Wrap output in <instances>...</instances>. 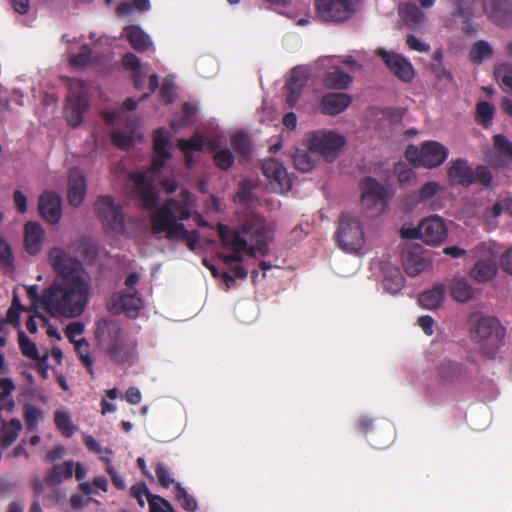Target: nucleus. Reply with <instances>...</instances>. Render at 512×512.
<instances>
[{"label":"nucleus","instance_id":"f257e3e1","mask_svg":"<svg viewBox=\"0 0 512 512\" xmlns=\"http://www.w3.org/2000/svg\"><path fill=\"white\" fill-rule=\"evenodd\" d=\"M50 264L56 274L43 291L44 310L52 316L76 318L83 314L91 290L90 278L82 263L61 248H52Z\"/></svg>","mask_w":512,"mask_h":512},{"label":"nucleus","instance_id":"f03ea898","mask_svg":"<svg viewBox=\"0 0 512 512\" xmlns=\"http://www.w3.org/2000/svg\"><path fill=\"white\" fill-rule=\"evenodd\" d=\"M194 202V195L187 189L181 190L178 198L167 199L151 216L153 233H165L169 241L182 239L194 251L200 235L197 230L188 231L181 222L191 217Z\"/></svg>","mask_w":512,"mask_h":512},{"label":"nucleus","instance_id":"7ed1b4c3","mask_svg":"<svg viewBox=\"0 0 512 512\" xmlns=\"http://www.w3.org/2000/svg\"><path fill=\"white\" fill-rule=\"evenodd\" d=\"M97 338L110 360L116 364H132L137 355V341L124 334L117 323L104 320L98 324Z\"/></svg>","mask_w":512,"mask_h":512},{"label":"nucleus","instance_id":"20e7f679","mask_svg":"<svg viewBox=\"0 0 512 512\" xmlns=\"http://www.w3.org/2000/svg\"><path fill=\"white\" fill-rule=\"evenodd\" d=\"M470 334L479 345L483 355L494 357L503 345L505 329L500 321L492 316H478L470 319Z\"/></svg>","mask_w":512,"mask_h":512},{"label":"nucleus","instance_id":"39448f33","mask_svg":"<svg viewBox=\"0 0 512 512\" xmlns=\"http://www.w3.org/2000/svg\"><path fill=\"white\" fill-rule=\"evenodd\" d=\"M434 378L440 386L460 387L472 380V373L461 362L443 359L435 366Z\"/></svg>","mask_w":512,"mask_h":512},{"label":"nucleus","instance_id":"423d86ee","mask_svg":"<svg viewBox=\"0 0 512 512\" xmlns=\"http://www.w3.org/2000/svg\"><path fill=\"white\" fill-rule=\"evenodd\" d=\"M336 238L339 247L347 252H357L364 244V231L360 221L343 214L339 219Z\"/></svg>","mask_w":512,"mask_h":512},{"label":"nucleus","instance_id":"0eeeda50","mask_svg":"<svg viewBox=\"0 0 512 512\" xmlns=\"http://www.w3.org/2000/svg\"><path fill=\"white\" fill-rule=\"evenodd\" d=\"M359 0H314L317 16L324 22L343 23L355 12Z\"/></svg>","mask_w":512,"mask_h":512},{"label":"nucleus","instance_id":"6e6552de","mask_svg":"<svg viewBox=\"0 0 512 512\" xmlns=\"http://www.w3.org/2000/svg\"><path fill=\"white\" fill-rule=\"evenodd\" d=\"M361 189V202L368 211L381 213L388 205L391 197L388 189L373 177H365L359 183Z\"/></svg>","mask_w":512,"mask_h":512},{"label":"nucleus","instance_id":"1a4fd4ad","mask_svg":"<svg viewBox=\"0 0 512 512\" xmlns=\"http://www.w3.org/2000/svg\"><path fill=\"white\" fill-rule=\"evenodd\" d=\"M345 144L344 136L334 131L314 132L309 139L310 151L319 153L329 162L337 158Z\"/></svg>","mask_w":512,"mask_h":512},{"label":"nucleus","instance_id":"9d476101","mask_svg":"<svg viewBox=\"0 0 512 512\" xmlns=\"http://www.w3.org/2000/svg\"><path fill=\"white\" fill-rule=\"evenodd\" d=\"M94 209L107 232L121 233L124 230L122 207L115 204L112 196L98 197Z\"/></svg>","mask_w":512,"mask_h":512},{"label":"nucleus","instance_id":"9b49d317","mask_svg":"<svg viewBox=\"0 0 512 512\" xmlns=\"http://www.w3.org/2000/svg\"><path fill=\"white\" fill-rule=\"evenodd\" d=\"M130 179L134 183V194L140 206L148 210L155 208L159 195L152 182L147 179L146 174L136 171L130 174Z\"/></svg>","mask_w":512,"mask_h":512},{"label":"nucleus","instance_id":"f8f14e48","mask_svg":"<svg viewBox=\"0 0 512 512\" xmlns=\"http://www.w3.org/2000/svg\"><path fill=\"white\" fill-rule=\"evenodd\" d=\"M377 54L397 78L406 83H410L414 79L415 70L407 58L401 54L388 52L383 49H379Z\"/></svg>","mask_w":512,"mask_h":512},{"label":"nucleus","instance_id":"ddd939ff","mask_svg":"<svg viewBox=\"0 0 512 512\" xmlns=\"http://www.w3.org/2000/svg\"><path fill=\"white\" fill-rule=\"evenodd\" d=\"M262 172L270 181L275 191L281 193L291 189V180L285 167L275 159H268L262 163Z\"/></svg>","mask_w":512,"mask_h":512},{"label":"nucleus","instance_id":"4468645a","mask_svg":"<svg viewBox=\"0 0 512 512\" xmlns=\"http://www.w3.org/2000/svg\"><path fill=\"white\" fill-rule=\"evenodd\" d=\"M420 231H422V240L429 245H437L443 242L448 233L444 220L433 215L423 219L420 222Z\"/></svg>","mask_w":512,"mask_h":512},{"label":"nucleus","instance_id":"2eb2a0df","mask_svg":"<svg viewBox=\"0 0 512 512\" xmlns=\"http://www.w3.org/2000/svg\"><path fill=\"white\" fill-rule=\"evenodd\" d=\"M38 209L50 224H58L62 218V199L59 194L44 191L39 197Z\"/></svg>","mask_w":512,"mask_h":512},{"label":"nucleus","instance_id":"dca6fc26","mask_svg":"<svg viewBox=\"0 0 512 512\" xmlns=\"http://www.w3.org/2000/svg\"><path fill=\"white\" fill-rule=\"evenodd\" d=\"M493 141L485 160L494 167H503L512 159V143L502 134L495 135Z\"/></svg>","mask_w":512,"mask_h":512},{"label":"nucleus","instance_id":"f3484780","mask_svg":"<svg viewBox=\"0 0 512 512\" xmlns=\"http://www.w3.org/2000/svg\"><path fill=\"white\" fill-rule=\"evenodd\" d=\"M169 139L166 134V130L158 128L153 133V150L154 154L152 157V170L154 172H160L166 165V163L172 157L171 152L168 149Z\"/></svg>","mask_w":512,"mask_h":512},{"label":"nucleus","instance_id":"a211bd4d","mask_svg":"<svg viewBox=\"0 0 512 512\" xmlns=\"http://www.w3.org/2000/svg\"><path fill=\"white\" fill-rule=\"evenodd\" d=\"M88 107V101L84 94L70 91L67 96L65 116L71 127H78L83 122V115Z\"/></svg>","mask_w":512,"mask_h":512},{"label":"nucleus","instance_id":"6ab92c4d","mask_svg":"<svg viewBox=\"0 0 512 512\" xmlns=\"http://www.w3.org/2000/svg\"><path fill=\"white\" fill-rule=\"evenodd\" d=\"M112 302L116 313L125 312L130 317L137 316L142 307V299L137 290L116 293L112 296Z\"/></svg>","mask_w":512,"mask_h":512},{"label":"nucleus","instance_id":"aec40b11","mask_svg":"<svg viewBox=\"0 0 512 512\" xmlns=\"http://www.w3.org/2000/svg\"><path fill=\"white\" fill-rule=\"evenodd\" d=\"M448 149L438 141H424L422 143V166L436 168L448 158Z\"/></svg>","mask_w":512,"mask_h":512},{"label":"nucleus","instance_id":"412c9836","mask_svg":"<svg viewBox=\"0 0 512 512\" xmlns=\"http://www.w3.org/2000/svg\"><path fill=\"white\" fill-rule=\"evenodd\" d=\"M87 192V184L84 175L78 169H71L68 176V202L71 206L78 207L82 204Z\"/></svg>","mask_w":512,"mask_h":512},{"label":"nucleus","instance_id":"4be33fe9","mask_svg":"<svg viewBox=\"0 0 512 512\" xmlns=\"http://www.w3.org/2000/svg\"><path fill=\"white\" fill-rule=\"evenodd\" d=\"M352 97L345 93H328L321 98L320 110L325 115H337L346 110Z\"/></svg>","mask_w":512,"mask_h":512},{"label":"nucleus","instance_id":"5701e85b","mask_svg":"<svg viewBox=\"0 0 512 512\" xmlns=\"http://www.w3.org/2000/svg\"><path fill=\"white\" fill-rule=\"evenodd\" d=\"M474 171L464 159H457L452 162L448 177L453 184L469 187L475 183Z\"/></svg>","mask_w":512,"mask_h":512},{"label":"nucleus","instance_id":"b1692460","mask_svg":"<svg viewBox=\"0 0 512 512\" xmlns=\"http://www.w3.org/2000/svg\"><path fill=\"white\" fill-rule=\"evenodd\" d=\"M44 229L37 222L29 221L24 228V243L28 254L36 255L43 244Z\"/></svg>","mask_w":512,"mask_h":512},{"label":"nucleus","instance_id":"393cba45","mask_svg":"<svg viewBox=\"0 0 512 512\" xmlns=\"http://www.w3.org/2000/svg\"><path fill=\"white\" fill-rule=\"evenodd\" d=\"M218 236L222 247L226 249L240 253L247 249V240L239 232L230 230L226 225L219 224Z\"/></svg>","mask_w":512,"mask_h":512},{"label":"nucleus","instance_id":"a878e982","mask_svg":"<svg viewBox=\"0 0 512 512\" xmlns=\"http://www.w3.org/2000/svg\"><path fill=\"white\" fill-rule=\"evenodd\" d=\"M123 35L137 52H144L152 45L149 36L139 26L130 25L125 27Z\"/></svg>","mask_w":512,"mask_h":512},{"label":"nucleus","instance_id":"bb28decb","mask_svg":"<svg viewBox=\"0 0 512 512\" xmlns=\"http://www.w3.org/2000/svg\"><path fill=\"white\" fill-rule=\"evenodd\" d=\"M74 473V462L65 461L62 464H54L45 476V483L49 486L59 485L64 479H69Z\"/></svg>","mask_w":512,"mask_h":512},{"label":"nucleus","instance_id":"cd10ccee","mask_svg":"<svg viewBox=\"0 0 512 512\" xmlns=\"http://www.w3.org/2000/svg\"><path fill=\"white\" fill-rule=\"evenodd\" d=\"M498 271L497 263L492 259L478 260L470 272V276L478 282L491 280Z\"/></svg>","mask_w":512,"mask_h":512},{"label":"nucleus","instance_id":"c85d7f7f","mask_svg":"<svg viewBox=\"0 0 512 512\" xmlns=\"http://www.w3.org/2000/svg\"><path fill=\"white\" fill-rule=\"evenodd\" d=\"M445 294V288L443 285L439 284L434 286L432 289L424 291L418 297V303L421 307L426 309H436L438 308Z\"/></svg>","mask_w":512,"mask_h":512},{"label":"nucleus","instance_id":"c756f323","mask_svg":"<svg viewBox=\"0 0 512 512\" xmlns=\"http://www.w3.org/2000/svg\"><path fill=\"white\" fill-rule=\"evenodd\" d=\"M21 430L22 424L19 419L14 418L9 422H3V426L0 429V446L2 448L11 446L18 438Z\"/></svg>","mask_w":512,"mask_h":512},{"label":"nucleus","instance_id":"7c9ffc66","mask_svg":"<svg viewBox=\"0 0 512 512\" xmlns=\"http://www.w3.org/2000/svg\"><path fill=\"white\" fill-rule=\"evenodd\" d=\"M403 266L410 276H417L430 266V261L414 253L403 254Z\"/></svg>","mask_w":512,"mask_h":512},{"label":"nucleus","instance_id":"2f4dec72","mask_svg":"<svg viewBox=\"0 0 512 512\" xmlns=\"http://www.w3.org/2000/svg\"><path fill=\"white\" fill-rule=\"evenodd\" d=\"M352 82V77L342 69H335L326 75L323 80L324 85L330 89H347Z\"/></svg>","mask_w":512,"mask_h":512},{"label":"nucleus","instance_id":"473e14b6","mask_svg":"<svg viewBox=\"0 0 512 512\" xmlns=\"http://www.w3.org/2000/svg\"><path fill=\"white\" fill-rule=\"evenodd\" d=\"M495 108L492 104L486 101H480L476 104L475 109V122L485 129H488L493 124Z\"/></svg>","mask_w":512,"mask_h":512},{"label":"nucleus","instance_id":"72a5a7b5","mask_svg":"<svg viewBox=\"0 0 512 512\" xmlns=\"http://www.w3.org/2000/svg\"><path fill=\"white\" fill-rule=\"evenodd\" d=\"M493 56L491 45L485 40L475 42L469 52V59L473 64L480 65Z\"/></svg>","mask_w":512,"mask_h":512},{"label":"nucleus","instance_id":"f704fd0d","mask_svg":"<svg viewBox=\"0 0 512 512\" xmlns=\"http://www.w3.org/2000/svg\"><path fill=\"white\" fill-rule=\"evenodd\" d=\"M450 293L454 300L464 303L473 297L474 290L466 280H456L450 287Z\"/></svg>","mask_w":512,"mask_h":512},{"label":"nucleus","instance_id":"c9c22d12","mask_svg":"<svg viewBox=\"0 0 512 512\" xmlns=\"http://www.w3.org/2000/svg\"><path fill=\"white\" fill-rule=\"evenodd\" d=\"M175 498L180 503L182 509L187 512H195L198 509L196 498L189 494L181 483H175Z\"/></svg>","mask_w":512,"mask_h":512},{"label":"nucleus","instance_id":"e433bc0d","mask_svg":"<svg viewBox=\"0 0 512 512\" xmlns=\"http://www.w3.org/2000/svg\"><path fill=\"white\" fill-rule=\"evenodd\" d=\"M441 186L436 181H429L425 183L418 191L411 195L415 204L423 203L433 198L439 191Z\"/></svg>","mask_w":512,"mask_h":512},{"label":"nucleus","instance_id":"4c0bfd02","mask_svg":"<svg viewBox=\"0 0 512 512\" xmlns=\"http://www.w3.org/2000/svg\"><path fill=\"white\" fill-rule=\"evenodd\" d=\"M494 75L500 86L506 91L512 90V66L508 63L497 64L494 68Z\"/></svg>","mask_w":512,"mask_h":512},{"label":"nucleus","instance_id":"58836bf2","mask_svg":"<svg viewBox=\"0 0 512 512\" xmlns=\"http://www.w3.org/2000/svg\"><path fill=\"white\" fill-rule=\"evenodd\" d=\"M54 422L57 429L65 437H71L76 427L73 425L70 415L67 412L57 410L54 414Z\"/></svg>","mask_w":512,"mask_h":512},{"label":"nucleus","instance_id":"ea45409f","mask_svg":"<svg viewBox=\"0 0 512 512\" xmlns=\"http://www.w3.org/2000/svg\"><path fill=\"white\" fill-rule=\"evenodd\" d=\"M178 147L184 154L202 151L204 149L203 136L196 133L190 139L181 138L178 140Z\"/></svg>","mask_w":512,"mask_h":512},{"label":"nucleus","instance_id":"a19ab883","mask_svg":"<svg viewBox=\"0 0 512 512\" xmlns=\"http://www.w3.org/2000/svg\"><path fill=\"white\" fill-rule=\"evenodd\" d=\"M294 166L301 172H308L314 167V160L309 152L303 149H297L292 156Z\"/></svg>","mask_w":512,"mask_h":512},{"label":"nucleus","instance_id":"79ce46f5","mask_svg":"<svg viewBox=\"0 0 512 512\" xmlns=\"http://www.w3.org/2000/svg\"><path fill=\"white\" fill-rule=\"evenodd\" d=\"M18 343L21 353L33 360L38 359L39 353L36 344L31 341L24 331L20 330L18 332Z\"/></svg>","mask_w":512,"mask_h":512},{"label":"nucleus","instance_id":"37998d69","mask_svg":"<svg viewBox=\"0 0 512 512\" xmlns=\"http://www.w3.org/2000/svg\"><path fill=\"white\" fill-rule=\"evenodd\" d=\"M76 352L80 361L86 367L88 373L93 375V359L89 352V344L86 340L82 339L75 344Z\"/></svg>","mask_w":512,"mask_h":512},{"label":"nucleus","instance_id":"c03bdc74","mask_svg":"<svg viewBox=\"0 0 512 512\" xmlns=\"http://www.w3.org/2000/svg\"><path fill=\"white\" fill-rule=\"evenodd\" d=\"M195 114L196 108L190 103H184L180 117L171 122V127L180 128L189 126L193 122Z\"/></svg>","mask_w":512,"mask_h":512},{"label":"nucleus","instance_id":"a18cd8bd","mask_svg":"<svg viewBox=\"0 0 512 512\" xmlns=\"http://www.w3.org/2000/svg\"><path fill=\"white\" fill-rule=\"evenodd\" d=\"M0 266L2 269L12 272L15 269L14 256L10 245L3 239H0Z\"/></svg>","mask_w":512,"mask_h":512},{"label":"nucleus","instance_id":"49530a36","mask_svg":"<svg viewBox=\"0 0 512 512\" xmlns=\"http://www.w3.org/2000/svg\"><path fill=\"white\" fill-rule=\"evenodd\" d=\"M24 418L26 422V427L28 431H35L39 422L43 418V413L40 409L27 405L24 408Z\"/></svg>","mask_w":512,"mask_h":512},{"label":"nucleus","instance_id":"de8ad7c7","mask_svg":"<svg viewBox=\"0 0 512 512\" xmlns=\"http://www.w3.org/2000/svg\"><path fill=\"white\" fill-rule=\"evenodd\" d=\"M214 164L221 170H228L234 163L235 157L230 149H221L213 157Z\"/></svg>","mask_w":512,"mask_h":512},{"label":"nucleus","instance_id":"09e8293b","mask_svg":"<svg viewBox=\"0 0 512 512\" xmlns=\"http://www.w3.org/2000/svg\"><path fill=\"white\" fill-rule=\"evenodd\" d=\"M404 282L402 274L396 271L394 274L384 278L383 286L391 294H396L404 287Z\"/></svg>","mask_w":512,"mask_h":512},{"label":"nucleus","instance_id":"8fccbe9b","mask_svg":"<svg viewBox=\"0 0 512 512\" xmlns=\"http://www.w3.org/2000/svg\"><path fill=\"white\" fill-rule=\"evenodd\" d=\"M231 144L233 148L243 156L250 153V141L243 132H236L231 138Z\"/></svg>","mask_w":512,"mask_h":512},{"label":"nucleus","instance_id":"3c124183","mask_svg":"<svg viewBox=\"0 0 512 512\" xmlns=\"http://www.w3.org/2000/svg\"><path fill=\"white\" fill-rule=\"evenodd\" d=\"M307 75L301 68H294L291 72L290 78L286 84V88H293L303 91L307 83Z\"/></svg>","mask_w":512,"mask_h":512},{"label":"nucleus","instance_id":"603ef678","mask_svg":"<svg viewBox=\"0 0 512 512\" xmlns=\"http://www.w3.org/2000/svg\"><path fill=\"white\" fill-rule=\"evenodd\" d=\"M155 473L162 487L169 488L172 484L175 485L176 482L173 478L172 472L165 464L158 463L155 468Z\"/></svg>","mask_w":512,"mask_h":512},{"label":"nucleus","instance_id":"864d4df0","mask_svg":"<svg viewBox=\"0 0 512 512\" xmlns=\"http://www.w3.org/2000/svg\"><path fill=\"white\" fill-rule=\"evenodd\" d=\"M130 494L133 498L137 500L138 504L141 507L145 506L143 496H146L148 502L151 496H155L154 494L150 493L147 485L144 482L132 485V487L130 488Z\"/></svg>","mask_w":512,"mask_h":512},{"label":"nucleus","instance_id":"5fc2aeb1","mask_svg":"<svg viewBox=\"0 0 512 512\" xmlns=\"http://www.w3.org/2000/svg\"><path fill=\"white\" fill-rule=\"evenodd\" d=\"M503 210L504 206L501 202H496L492 207L485 209L483 218L490 228L496 227V219L503 212Z\"/></svg>","mask_w":512,"mask_h":512},{"label":"nucleus","instance_id":"6e6d98bb","mask_svg":"<svg viewBox=\"0 0 512 512\" xmlns=\"http://www.w3.org/2000/svg\"><path fill=\"white\" fill-rule=\"evenodd\" d=\"M503 210L504 206L501 202H496L492 207L485 209L483 218L490 228L496 227V219L503 212Z\"/></svg>","mask_w":512,"mask_h":512},{"label":"nucleus","instance_id":"4d7b16f0","mask_svg":"<svg viewBox=\"0 0 512 512\" xmlns=\"http://www.w3.org/2000/svg\"><path fill=\"white\" fill-rule=\"evenodd\" d=\"M503 210L504 206L501 202H496L492 207L485 209L483 218L490 228L496 227V219L503 212Z\"/></svg>","mask_w":512,"mask_h":512},{"label":"nucleus","instance_id":"13d9d810","mask_svg":"<svg viewBox=\"0 0 512 512\" xmlns=\"http://www.w3.org/2000/svg\"><path fill=\"white\" fill-rule=\"evenodd\" d=\"M148 504L150 512H174L170 502L159 495L151 496Z\"/></svg>","mask_w":512,"mask_h":512},{"label":"nucleus","instance_id":"bf43d9fd","mask_svg":"<svg viewBox=\"0 0 512 512\" xmlns=\"http://www.w3.org/2000/svg\"><path fill=\"white\" fill-rule=\"evenodd\" d=\"M111 140H112V143L120 149H126L133 145L132 137L130 135H128L127 133L120 131V130H116V131L112 132Z\"/></svg>","mask_w":512,"mask_h":512},{"label":"nucleus","instance_id":"052dcab7","mask_svg":"<svg viewBox=\"0 0 512 512\" xmlns=\"http://www.w3.org/2000/svg\"><path fill=\"white\" fill-rule=\"evenodd\" d=\"M473 171L475 175V183L478 182L485 187H489L491 185L493 175L488 167L479 165Z\"/></svg>","mask_w":512,"mask_h":512},{"label":"nucleus","instance_id":"680f3d73","mask_svg":"<svg viewBox=\"0 0 512 512\" xmlns=\"http://www.w3.org/2000/svg\"><path fill=\"white\" fill-rule=\"evenodd\" d=\"M91 53V49L87 45L82 46L79 53L71 56L70 64L72 66H86L90 62Z\"/></svg>","mask_w":512,"mask_h":512},{"label":"nucleus","instance_id":"e2e57ef3","mask_svg":"<svg viewBox=\"0 0 512 512\" xmlns=\"http://www.w3.org/2000/svg\"><path fill=\"white\" fill-rule=\"evenodd\" d=\"M404 16L407 21L414 24H419L424 19V14L421 10L413 3H408L404 8Z\"/></svg>","mask_w":512,"mask_h":512},{"label":"nucleus","instance_id":"0e129e2a","mask_svg":"<svg viewBox=\"0 0 512 512\" xmlns=\"http://www.w3.org/2000/svg\"><path fill=\"white\" fill-rule=\"evenodd\" d=\"M248 271L242 265H237L233 268V273L228 271L222 272V279L224 282L229 285V283L234 282L236 279H245L247 278Z\"/></svg>","mask_w":512,"mask_h":512},{"label":"nucleus","instance_id":"69168bd1","mask_svg":"<svg viewBox=\"0 0 512 512\" xmlns=\"http://www.w3.org/2000/svg\"><path fill=\"white\" fill-rule=\"evenodd\" d=\"M406 44L407 46L411 49V50H414V51H418V52H429L430 51V45L427 44V43H424L422 41H420L416 36H414L413 34H409L407 35V38H406Z\"/></svg>","mask_w":512,"mask_h":512},{"label":"nucleus","instance_id":"338daca9","mask_svg":"<svg viewBox=\"0 0 512 512\" xmlns=\"http://www.w3.org/2000/svg\"><path fill=\"white\" fill-rule=\"evenodd\" d=\"M122 63L123 67L126 70H131L132 73L140 70L141 67L140 59L133 53L125 54Z\"/></svg>","mask_w":512,"mask_h":512},{"label":"nucleus","instance_id":"774afa93","mask_svg":"<svg viewBox=\"0 0 512 512\" xmlns=\"http://www.w3.org/2000/svg\"><path fill=\"white\" fill-rule=\"evenodd\" d=\"M406 158L415 165L422 166V145L420 148L410 145L406 150Z\"/></svg>","mask_w":512,"mask_h":512}]
</instances>
